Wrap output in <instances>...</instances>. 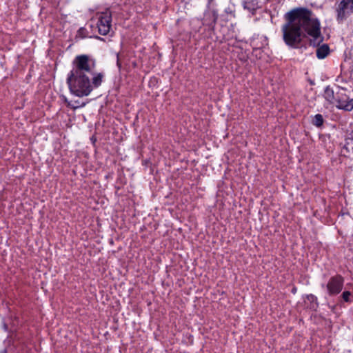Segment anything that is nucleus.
Returning a JSON list of instances; mask_svg holds the SVG:
<instances>
[{
  "label": "nucleus",
  "mask_w": 353,
  "mask_h": 353,
  "mask_svg": "<svg viewBox=\"0 0 353 353\" xmlns=\"http://www.w3.org/2000/svg\"><path fill=\"white\" fill-rule=\"evenodd\" d=\"M285 19L282 32L288 46L296 47L307 37L314 46L322 41L320 22L309 9L302 7L292 9L285 14Z\"/></svg>",
  "instance_id": "obj_1"
},
{
  "label": "nucleus",
  "mask_w": 353,
  "mask_h": 353,
  "mask_svg": "<svg viewBox=\"0 0 353 353\" xmlns=\"http://www.w3.org/2000/svg\"><path fill=\"white\" fill-rule=\"evenodd\" d=\"M73 68L67 78L70 92L79 97L88 96L94 88H98L103 82L104 74L92 72L94 63L87 55H79L73 61Z\"/></svg>",
  "instance_id": "obj_2"
},
{
  "label": "nucleus",
  "mask_w": 353,
  "mask_h": 353,
  "mask_svg": "<svg viewBox=\"0 0 353 353\" xmlns=\"http://www.w3.org/2000/svg\"><path fill=\"white\" fill-rule=\"evenodd\" d=\"M111 16L108 12L101 13L97 23L99 32L102 35L107 34L110 29Z\"/></svg>",
  "instance_id": "obj_3"
},
{
  "label": "nucleus",
  "mask_w": 353,
  "mask_h": 353,
  "mask_svg": "<svg viewBox=\"0 0 353 353\" xmlns=\"http://www.w3.org/2000/svg\"><path fill=\"white\" fill-rule=\"evenodd\" d=\"M353 13V0H342L339 5L338 19H344Z\"/></svg>",
  "instance_id": "obj_4"
},
{
  "label": "nucleus",
  "mask_w": 353,
  "mask_h": 353,
  "mask_svg": "<svg viewBox=\"0 0 353 353\" xmlns=\"http://www.w3.org/2000/svg\"><path fill=\"white\" fill-rule=\"evenodd\" d=\"M343 286V279L340 276L332 278L327 288L330 294H336L341 292Z\"/></svg>",
  "instance_id": "obj_5"
},
{
  "label": "nucleus",
  "mask_w": 353,
  "mask_h": 353,
  "mask_svg": "<svg viewBox=\"0 0 353 353\" xmlns=\"http://www.w3.org/2000/svg\"><path fill=\"white\" fill-rule=\"evenodd\" d=\"M336 106L340 109L346 111H350L353 109V99H350L341 93L339 98L336 100Z\"/></svg>",
  "instance_id": "obj_6"
},
{
  "label": "nucleus",
  "mask_w": 353,
  "mask_h": 353,
  "mask_svg": "<svg viewBox=\"0 0 353 353\" xmlns=\"http://www.w3.org/2000/svg\"><path fill=\"white\" fill-rule=\"evenodd\" d=\"M344 148L347 152L353 154V130L347 135Z\"/></svg>",
  "instance_id": "obj_7"
},
{
  "label": "nucleus",
  "mask_w": 353,
  "mask_h": 353,
  "mask_svg": "<svg viewBox=\"0 0 353 353\" xmlns=\"http://www.w3.org/2000/svg\"><path fill=\"white\" fill-rule=\"evenodd\" d=\"M329 54V48L323 45L316 49V56L319 59H324Z\"/></svg>",
  "instance_id": "obj_8"
},
{
  "label": "nucleus",
  "mask_w": 353,
  "mask_h": 353,
  "mask_svg": "<svg viewBox=\"0 0 353 353\" xmlns=\"http://www.w3.org/2000/svg\"><path fill=\"white\" fill-rule=\"evenodd\" d=\"M324 97L325 99L328 101L330 103L336 104V99H334V92L331 89L328 88L325 89L324 92Z\"/></svg>",
  "instance_id": "obj_9"
},
{
  "label": "nucleus",
  "mask_w": 353,
  "mask_h": 353,
  "mask_svg": "<svg viewBox=\"0 0 353 353\" xmlns=\"http://www.w3.org/2000/svg\"><path fill=\"white\" fill-rule=\"evenodd\" d=\"M323 123V117L319 114H316L313 119L312 123L317 127H320L322 125Z\"/></svg>",
  "instance_id": "obj_10"
},
{
  "label": "nucleus",
  "mask_w": 353,
  "mask_h": 353,
  "mask_svg": "<svg viewBox=\"0 0 353 353\" xmlns=\"http://www.w3.org/2000/svg\"><path fill=\"white\" fill-rule=\"evenodd\" d=\"M350 295H351V293L350 292H347V291L344 292L343 293V298L345 301H349V300H350L349 298H350Z\"/></svg>",
  "instance_id": "obj_11"
},
{
  "label": "nucleus",
  "mask_w": 353,
  "mask_h": 353,
  "mask_svg": "<svg viewBox=\"0 0 353 353\" xmlns=\"http://www.w3.org/2000/svg\"><path fill=\"white\" fill-rule=\"evenodd\" d=\"M68 105L71 107L72 109H76L79 107H80L79 105L76 103H72V102H68Z\"/></svg>",
  "instance_id": "obj_12"
},
{
  "label": "nucleus",
  "mask_w": 353,
  "mask_h": 353,
  "mask_svg": "<svg viewBox=\"0 0 353 353\" xmlns=\"http://www.w3.org/2000/svg\"><path fill=\"white\" fill-rule=\"evenodd\" d=\"M117 65H118L119 66L120 65L119 60L117 61Z\"/></svg>",
  "instance_id": "obj_13"
}]
</instances>
